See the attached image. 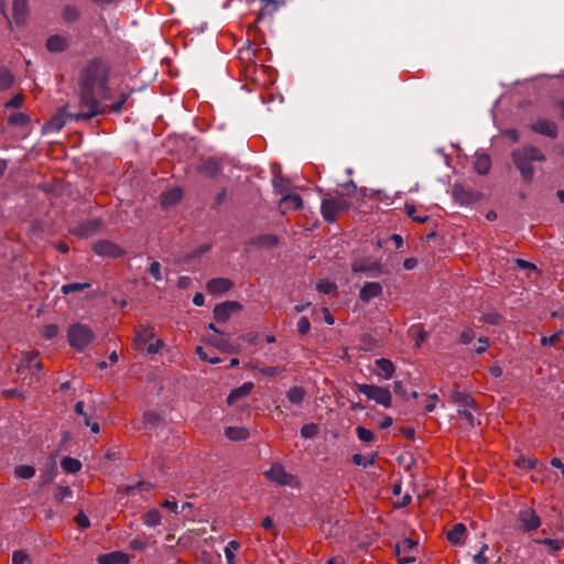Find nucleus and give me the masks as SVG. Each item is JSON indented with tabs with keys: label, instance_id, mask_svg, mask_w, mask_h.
Listing matches in <instances>:
<instances>
[{
	"label": "nucleus",
	"instance_id": "f257e3e1",
	"mask_svg": "<svg viewBox=\"0 0 564 564\" xmlns=\"http://www.w3.org/2000/svg\"><path fill=\"white\" fill-rule=\"evenodd\" d=\"M110 65L101 57H94L82 68L78 79V111L69 116L76 121L89 120L98 115L106 113L97 99L99 94L102 99L109 98Z\"/></svg>",
	"mask_w": 564,
	"mask_h": 564
},
{
	"label": "nucleus",
	"instance_id": "f03ea898",
	"mask_svg": "<svg viewBox=\"0 0 564 564\" xmlns=\"http://www.w3.org/2000/svg\"><path fill=\"white\" fill-rule=\"evenodd\" d=\"M511 156L516 167L520 171L523 181L527 183H530L534 175V169L530 162L545 161V155L533 145H524L520 149H516L512 151Z\"/></svg>",
	"mask_w": 564,
	"mask_h": 564
},
{
	"label": "nucleus",
	"instance_id": "7ed1b4c3",
	"mask_svg": "<svg viewBox=\"0 0 564 564\" xmlns=\"http://www.w3.org/2000/svg\"><path fill=\"white\" fill-rule=\"evenodd\" d=\"M350 208V203L341 193L322 199L321 213L325 221L335 223L338 216Z\"/></svg>",
	"mask_w": 564,
	"mask_h": 564
},
{
	"label": "nucleus",
	"instance_id": "20e7f679",
	"mask_svg": "<svg viewBox=\"0 0 564 564\" xmlns=\"http://www.w3.org/2000/svg\"><path fill=\"white\" fill-rule=\"evenodd\" d=\"M68 344L78 351H83L95 338L93 329L82 323L72 324L67 330Z\"/></svg>",
	"mask_w": 564,
	"mask_h": 564
},
{
	"label": "nucleus",
	"instance_id": "39448f33",
	"mask_svg": "<svg viewBox=\"0 0 564 564\" xmlns=\"http://www.w3.org/2000/svg\"><path fill=\"white\" fill-rule=\"evenodd\" d=\"M356 389L358 392L365 394L368 400H372L386 409L392 406V394L388 387L357 383Z\"/></svg>",
	"mask_w": 564,
	"mask_h": 564
},
{
	"label": "nucleus",
	"instance_id": "423d86ee",
	"mask_svg": "<svg viewBox=\"0 0 564 564\" xmlns=\"http://www.w3.org/2000/svg\"><path fill=\"white\" fill-rule=\"evenodd\" d=\"M42 370V364L37 360L36 355L26 354L23 357L22 364L18 367L17 372L23 384L31 386L33 382L39 381V372Z\"/></svg>",
	"mask_w": 564,
	"mask_h": 564
},
{
	"label": "nucleus",
	"instance_id": "0eeeda50",
	"mask_svg": "<svg viewBox=\"0 0 564 564\" xmlns=\"http://www.w3.org/2000/svg\"><path fill=\"white\" fill-rule=\"evenodd\" d=\"M134 345L138 349H143L147 346L148 354L153 355L161 350L164 346V341L160 338H155L153 327L147 326L135 333Z\"/></svg>",
	"mask_w": 564,
	"mask_h": 564
},
{
	"label": "nucleus",
	"instance_id": "6e6552de",
	"mask_svg": "<svg viewBox=\"0 0 564 564\" xmlns=\"http://www.w3.org/2000/svg\"><path fill=\"white\" fill-rule=\"evenodd\" d=\"M265 478L279 486H286L292 488L300 487V480L296 476L285 471L280 463H273L268 470L263 473Z\"/></svg>",
	"mask_w": 564,
	"mask_h": 564
},
{
	"label": "nucleus",
	"instance_id": "1a4fd4ad",
	"mask_svg": "<svg viewBox=\"0 0 564 564\" xmlns=\"http://www.w3.org/2000/svg\"><path fill=\"white\" fill-rule=\"evenodd\" d=\"M452 196L459 205H470L480 200L482 197L480 192L467 188L459 183L453 185Z\"/></svg>",
	"mask_w": 564,
	"mask_h": 564
},
{
	"label": "nucleus",
	"instance_id": "9d476101",
	"mask_svg": "<svg viewBox=\"0 0 564 564\" xmlns=\"http://www.w3.org/2000/svg\"><path fill=\"white\" fill-rule=\"evenodd\" d=\"M417 547V542L405 538L397 543L395 545V555L401 564H409L415 561V551Z\"/></svg>",
	"mask_w": 564,
	"mask_h": 564
},
{
	"label": "nucleus",
	"instance_id": "9b49d317",
	"mask_svg": "<svg viewBox=\"0 0 564 564\" xmlns=\"http://www.w3.org/2000/svg\"><path fill=\"white\" fill-rule=\"evenodd\" d=\"M93 251L100 257L120 258L126 251L117 243L109 240H99L93 245Z\"/></svg>",
	"mask_w": 564,
	"mask_h": 564
},
{
	"label": "nucleus",
	"instance_id": "f8f14e48",
	"mask_svg": "<svg viewBox=\"0 0 564 564\" xmlns=\"http://www.w3.org/2000/svg\"><path fill=\"white\" fill-rule=\"evenodd\" d=\"M355 273H366L370 276H378L382 273L381 264L371 259H357L351 263Z\"/></svg>",
	"mask_w": 564,
	"mask_h": 564
},
{
	"label": "nucleus",
	"instance_id": "ddd939ff",
	"mask_svg": "<svg viewBox=\"0 0 564 564\" xmlns=\"http://www.w3.org/2000/svg\"><path fill=\"white\" fill-rule=\"evenodd\" d=\"M242 308L241 304L236 301H226L217 304L214 307V318L219 323H225L230 318L234 312H239Z\"/></svg>",
	"mask_w": 564,
	"mask_h": 564
},
{
	"label": "nucleus",
	"instance_id": "4468645a",
	"mask_svg": "<svg viewBox=\"0 0 564 564\" xmlns=\"http://www.w3.org/2000/svg\"><path fill=\"white\" fill-rule=\"evenodd\" d=\"M197 172L207 177L216 178L223 170L221 163L214 156L200 160L196 167Z\"/></svg>",
	"mask_w": 564,
	"mask_h": 564
},
{
	"label": "nucleus",
	"instance_id": "2eb2a0df",
	"mask_svg": "<svg viewBox=\"0 0 564 564\" xmlns=\"http://www.w3.org/2000/svg\"><path fill=\"white\" fill-rule=\"evenodd\" d=\"M518 521L523 531H532L540 527L541 520L532 509H523L519 512Z\"/></svg>",
	"mask_w": 564,
	"mask_h": 564
},
{
	"label": "nucleus",
	"instance_id": "dca6fc26",
	"mask_svg": "<svg viewBox=\"0 0 564 564\" xmlns=\"http://www.w3.org/2000/svg\"><path fill=\"white\" fill-rule=\"evenodd\" d=\"M70 113H74L73 111H69L68 110V105L64 106L58 113H56L55 116H53L45 124V129L47 131H52V132H57L59 131L61 129L64 128V126L66 124V119L68 118L69 120H75L74 118H72L69 115Z\"/></svg>",
	"mask_w": 564,
	"mask_h": 564
},
{
	"label": "nucleus",
	"instance_id": "f3484780",
	"mask_svg": "<svg viewBox=\"0 0 564 564\" xmlns=\"http://www.w3.org/2000/svg\"><path fill=\"white\" fill-rule=\"evenodd\" d=\"M530 129L534 131L535 133L546 135L550 138H556L557 137V126L555 122L547 120V119H538L535 120L531 126Z\"/></svg>",
	"mask_w": 564,
	"mask_h": 564
},
{
	"label": "nucleus",
	"instance_id": "a211bd4d",
	"mask_svg": "<svg viewBox=\"0 0 564 564\" xmlns=\"http://www.w3.org/2000/svg\"><path fill=\"white\" fill-rule=\"evenodd\" d=\"M234 286L231 280L227 278H214L206 284L209 294H221L228 292Z\"/></svg>",
	"mask_w": 564,
	"mask_h": 564
},
{
	"label": "nucleus",
	"instance_id": "6ab92c4d",
	"mask_svg": "<svg viewBox=\"0 0 564 564\" xmlns=\"http://www.w3.org/2000/svg\"><path fill=\"white\" fill-rule=\"evenodd\" d=\"M12 17L17 25H23L29 15L28 0H13Z\"/></svg>",
	"mask_w": 564,
	"mask_h": 564
},
{
	"label": "nucleus",
	"instance_id": "aec40b11",
	"mask_svg": "<svg viewBox=\"0 0 564 564\" xmlns=\"http://www.w3.org/2000/svg\"><path fill=\"white\" fill-rule=\"evenodd\" d=\"M382 294V286L378 282H367L359 291V299L368 303L373 297H378Z\"/></svg>",
	"mask_w": 564,
	"mask_h": 564
},
{
	"label": "nucleus",
	"instance_id": "412c9836",
	"mask_svg": "<svg viewBox=\"0 0 564 564\" xmlns=\"http://www.w3.org/2000/svg\"><path fill=\"white\" fill-rule=\"evenodd\" d=\"M280 208L282 209L281 213L285 214V209L289 208L293 210H299L303 207V199L299 194H285L281 197L280 200Z\"/></svg>",
	"mask_w": 564,
	"mask_h": 564
},
{
	"label": "nucleus",
	"instance_id": "4be33fe9",
	"mask_svg": "<svg viewBox=\"0 0 564 564\" xmlns=\"http://www.w3.org/2000/svg\"><path fill=\"white\" fill-rule=\"evenodd\" d=\"M98 564H127L129 562L128 554L123 552H110L106 554H100L97 557Z\"/></svg>",
	"mask_w": 564,
	"mask_h": 564
},
{
	"label": "nucleus",
	"instance_id": "5701e85b",
	"mask_svg": "<svg viewBox=\"0 0 564 564\" xmlns=\"http://www.w3.org/2000/svg\"><path fill=\"white\" fill-rule=\"evenodd\" d=\"M223 335L210 336L207 341L219 350L228 354H238L239 347L221 337Z\"/></svg>",
	"mask_w": 564,
	"mask_h": 564
},
{
	"label": "nucleus",
	"instance_id": "b1692460",
	"mask_svg": "<svg viewBox=\"0 0 564 564\" xmlns=\"http://www.w3.org/2000/svg\"><path fill=\"white\" fill-rule=\"evenodd\" d=\"M262 7L257 15V21L262 20L267 15L274 13L280 7L284 4V0H260Z\"/></svg>",
	"mask_w": 564,
	"mask_h": 564
},
{
	"label": "nucleus",
	"instance_id": "393cba45",
	"mask_svg": "<svg viewBox=\"0 0 564 564\" xmlns=\"http://www.w3.org/2000/svg\"><path fill=\"white\" fill-rule=\"evenodd\" d=\"M253 389L252 382H245L238 388H235L227 397V403L234 404L236 401L249 395Z\"/></svg>",
	"mask_w": 564,
	"mask_h": 564
},
{
	"label": "nucleus",
	"instance_id": "a878e982",
	"mask_svg": "<svg viewBox=\"0 0 564 564\" xmlns=\"http://www.w3.org/2000/svg\"><path fill=\"white\" fill-rule=\"evenodd\" d=\"M466 527L464 523H456L446 534L447 540L455 545L464 542L466 535Z\"/></svg>",
	"mask_w": 564,
	"mask_h": 564
},
{
	"label": "nucleus",
	"instance_id": "bb28decb",
	"mask_svg": "<svg viewBox=\"0 0 564 564\" xmlns=\"http://www.w3.org/2000/svg\"><path fill=\"white\" fill-rule=\"evenodd\" d=\"M451 400L459 406V409L475 408V401L470 394L458 390H453Z\"/></svg>",
	"mask_w": 564,
	"mask_h": 564
},
{
	"label": "nucleus",
	"instance_id": "cd10ccee",
	"mask_svg": "<svg viewBox=\"0 0 564 564\" xmlns=\"http://www.w3.org/2000/svg\"><path fill=\"white\" fill-rule=\"evenodd\" d=\"M183 197V192L180 187L169 189L161 194V205L164 207L177 204Z\"/></svg>",
	"mask_w": 564,
	"mask_h": 564
},
{
	"label": "nucleus",
	"instance_id": "c85d7f7f",
	"mask_svg": "<svg viewBox=\"0 0 564 564\" xmlns=\"http://www.w3.org/2000/svg\"><path fill=\"white\" fill-rule=\"evenodd\" d=\"M250 243L257 248H272L279 243V238L273 234L260 235L252 238Z\"/></svg>",
	"mask_w": 564,
	"mask_h": 564
},
{
	"label": "nucleus",
	"instance_id": "c756f323",
	"mask_svg": "<svg viewBox=\"0 0 564 564\" xmlns=\"http://www.w3.org/2000/svg\"><path fill=\"white\" fill-rule=\"evenodd\" d=\"M376 367L379 369L378 376L382 377L383 379L388 380L390 379L394 371L395 367L393 362L390 359L387 358H380L375 361Z\"/></svg>",
	"mask_w": 564,
	"mask_h": 564
},
{
	"label": "nucleus",
	"instance_id": "7c9ffc66",
	"mask_svg": "<svg viewBox=\"0 0 564 564\" xmlns=\"http://www.w3.org/2000/svg\"><path fill=\"white\" fill-rule=\"evenodd\" d=\"M491 167V160L486 153H477L474 162V169L479 175H486Z\"/></svg>",
	"mask_w": 564,
	"mask_h": 564
},
{
	"label": "nucleus",
	"instance_id": "2f4dec72",
	"mask_svg": "<svg viewBox=\"0 0 564 564\" xmlns=\"http://www.w3.org/2000/svg\"><path fill=\"white\" fill-rule=\"evenodd\" d=\"M45 45L50 52L58 53V52H63L67 48V41L65 37H63L61 35H51L46 40Z\"/></svg>",
	"mask_w": 564,
	"mask_h": 564
},
{
	"label": "nucleus",
	"instance_id": "473e14b6",
	"mask_svg": "<svg viewBox=\"0 0 564 564\" xmlns=\"http://www.w3.org/2000/svg\"><path fill=\"white\" fill-rule=\"evenodd\" d=\"M101 225V221L99 219H89L85 223H83L76 230L77 235L89 237L97 232Z\"/></svg>",
	"mask_w": 564,
	"mask_h": 564
},
{
	"label": "nucleus",
	"instance_id": "72a5a7b5",
	"mask_svg": "<svg viewBox=\"0 0 564 564\" xmlns=\"http://www.w3.org/2000/svg\"><path fill=\"white\" fill-rule=\"evenodd\" d=\"M62 19L67 23H73L79 20L80 12L76 6L65 4L61 10Z\"/></svg>",
	"mask_w": 564,
	"mask_h": 564
},
{
	"label": "nucleus",
	"instance_id": "f704fd0d",
	"mask_svg": "<svg viewBox=\"0 0 564 564\" xmlns=\"http://www.w3.org/2000/svg\"><path fill=\"white\" fill-rule=\"evenodd\" d=\"M306 395V391L303 387L300 386H293L290 388L286 392L288 400L296 405L302 404Z\"/></svg>",
	"mask_w": 564,
	"mask_h": 564
},
{
	"label": "nucleus",
	"instance_id": "c9c22d12",
	"mask_svg": "<svg viewBox=\"0 0 564 564\" xmlns=\"http://www.w3.org/2000/svg\"><path fill=\"white\" fill-rule=\"evenodd\" d=\"M225 435L231 441H245L249 437V431L246 427L229 426L225 430Z\"/></svg>",
	"mask_w": 564,
	"mask_h": 564
},
{
	"label": "nucleus",
	"instance_id": "e433bc0d",
	"mask_svg": "<svg viewBox=\"0 0 564 564\" xmlns=\"http://www.w3.org/2000/svg\"><path fill=\"white\" fill-rule=\"evenodd\" d=\"M161 520H162L161 512L155 508L150 509L142 516L143 524L151 527V528L159 525L161 523Z\"/></svg>",
	"mask_w": 564,
	"mask_h": 564
},
{
	"label": "nucleus",
	"instance_id": "4c0bfd02",
	"mask_svg": "<svg viewBox=\"0 0 564 564\" xmlns=\"http://www.w3.org/2000/svg\"><path fill=\"white\" fill-rule=\"evenodd\" d=\"M61 466L64 471L69 473V474H75L80 470L82 463L76 458L66 456L62 459Z\"/></svg>",
	"mask_w": 564,
	"mask_h": 564
},
{
	"label": "nucleus",
	"instance_id": "58836bf2",
	"mask_svg": "<svg viewBox=\"0 0 564 564\" xmlns=\"http://www.w3.org/2000/svg\"><path fill=\"white\" fill-rule=\"evenodd\" d=\"M130 96H131V91H124V93L120 94V97H119V99L116 102H113L110 106H105L106 107V113H108V112H113V113L121 112L124 104L130 98Z\"/></svg>",
	"mask_w": 564,
	"mask_h": 564
},
{
	"label": "nucleus",
	"instance_id": "ea45409f",
	"mask_svg": "<svg viewBox=\"0 0 564 564\" xmlns=\"http://www.w3.org/2000/svg\"><path fill=\"white\" fill-rule=\"evenodd\" d=\"M14 83L12 73L7 68H0V90L9 89Z\"/></svg>",
	"mask_w": 564,
	"mask_h": 564
},
{
	"label": "nucleus",
	"instance_id": "a19ab883",
	"mask_svg": "<svg viewBox=\"0 0 564 564\" xmlns=\"http://www.w3.org/2000/svg\"><path fill=\"white\" fill-rule=\"evenodd\" d=\"M35 468L29 465H20L14 469V476L21 479H30L34 476Z\"/></svg>",
	"mask_w": 564,
	"mask_h": 564
},
{
	"label": "nucleus",
	"instance_id": "79ce46f5",
	"mask_svg": "<svg viewBox=\"0 0 564 564\" xmlns=\"http://www.w3.org/2000/svg\"><path fill=\"white\" fill-rule=\"evenodd\" d=\"M90 286H91L90 283H79V282L68 283V284L62 285L61 292L63 294L67 295V294L72 293V292L84 291L86 289H89Z\"/></svg>",
	"mask_w": 564,
	"mask_h": 564
},
{
	"label": "nucleus",
	"instance_id": "37998d69",
	"mask_svg": "<svg viewBox=\"0 0 564 564\" xmlns=\"http://www.w3.org/2000/svg\"><path fill=\"white\" fill-rule=\"evenodd\" d=\"M273 187L276 193L281 194L282 196L288 194L289 191V181L280 175L274 176L272 180Z\"/></svg>",
	"mask_w": 564,
	"mask_h": 564
},
{
	"label": "nucleus",
	"instance_id": "c03bdc74",
	"mask_svg": "<svg viewBox=\"0 0 564 564\" xmlns=\"http://www.w3.org/2000/svg\"><path fill=\"white\" fill-rule=\"evenodd\" d=\"M404 209L406 215L419 224H424L430 219L427 215L417 216L416 208L413 204H405Z\"/></svg>",
	"mask_w": 564,
	"mask_h": 564
},
{
	"label": "nucleus",
	"instance_id": "a18cd8bd",
	"mask_svg": "<svg viewBox=\"0 0 564 564\" xmlns=\"http://www.w3.org/2000/svg\"><path fill=\"white\" fill-rule=\"evenodd\" d=\"M129 546L132 551H144L149 546V539L145 535L138 536L130 541Z\"/></svg>",
	"mask_w": 564,
	"mask_h": 564
},
{
	"label": "nucleus",
	"instance_id": "49530a36",
	"mask_svg": "<svg viewBox=\"0 0 564 564\" xmlns=\"http://www.w3.org/2000/svg\"><path fill=\"white\" fill-rule=\"evenodd\" d=\"M470 409L471 408L458 409V415L466 421L469 427H474L477 424V420ZM473 409L475 410L476 406Z\"/></svg>",
	"mask_w": 564,
	"mask_h": 564
},
{
	"label": "nucleus",
	"instance_id": "de8ad7c7",
	"mask_svg": "<svg viewBox=\"0 0 564 564\" xmlns=\"http://www.w3.org/2000/svg\"><path fill=\"white\" fill-rule=\"evenodd\" d=\"M73 491L68 486H58L54 492V499L62 502L65 499L72 498Z\"/></svg>",
	"mask_w": 564,
	"mask_h": 564
},
{
	"label": "nucleus",
	"instance_id": "09e8293b",
	"mask_svg": "<svg viewBox=\"0 0 564 564\" xmlns=\"http://www.w3.org/2000/svg\"><path fill=\"white\" fill-rule=\"evenodd\" d=\"M29 120L30 118L23 112L11 113L8 118L9 123L20 127L28 124Z\"/></svg>",
	"mask_w": 564,
	"mask_h": 564
},
{
	"label": "nucleus",
	"instance_id": "8fccbe9b",
	"mask_svg": "<svg viewBox=\"0 0 564 564\" xmlns=\"http://www.w3.org/2000/svg\"><path fill=\"white\" fill-rule=\"evenodd\" d=\"M356 434L361 442L369 443L376 440V435L372 431L360 425L356 427Z\"/></svg>",
	"mask_w": 564,
	"mask_h": 564
},
{
	"label": "nucleus",
	"instance_id": "3c124183",
	"mask_svg": "<svg viewBox=\"0 0 564 564\" xmlns=\"http://www.w3.org/2000/svg\"><path fill=\"white\" fill-rule=\"evenodd\" d=\"M336 289V284L329 280H321L316 285V290L323 294H329Z\"/></svg>",
	"mask_w": 564,
	"mask_h": 564
},
{
	"label": "nucleus",
	"instance_id": "603ef678",
	"mask_svg": "<svg viewBox=\"0 0 564 564\" xmlns=\"http://www.w3.org/2000/svg\"><path fill=\"white\" fill-rule=\"evenodd\" d=\"M536 465H538V459L534 457H520L517 460V466L519 468L527 469V470L535 468Z\"/></svg>",
	"mask_w": 564,
	"mask_h": 564
},
{
	"label": "nucleus",
	"instance_id": "864d4df0",
	"mask_svg": "<svg viewBox=\"0 0 564 564\" xmlns=\"http://www.w3.org/2000/svg\"><path fill=\"white\" fill-rule=\"evenodd\" d=\"M153 486L152 484L150 482H145V481H139L135 486H126L123 489H122V492L127 496H130L134 492L135 489H139V490H150L152 489Z\"/></svg>",
	"mask_w": 564,
	"mask_h": 564
},
{
	"label": "nucleus",
	"instance_id": "5fc2aeb1",
	"mask_svg": "<svg viewBox=\"0 0 564 564\" xmlns=\"http://www.w3.org/2000/svg\"><path fill=\"white\" fill-rule=\"evenodd\" d=\"M258 371L260 373H262L263 376L272 377L273 378V377H276L280 373H282L284 371V368L283 367H279V366H275V367L264 366V367L258 368Z\"/></svg>",
	"mask_w": 564,
	"mask_h": 564
},
{
	"label": "nucleus",
	"instance_id": "6e6d98bb",
	"mask_svg": "<svg viewBox=\"0 0 564 564\" xmlns=\"http://www.w3.org/2000/svg\"><path fill=\"white\" fill-rule=\"evenodd\" d=\"M240 547V544L239 542L232 540L230 541L227 546L225 547V555H226V558H227V562L229 564H232L234 561H235V554H234V551L238 550Z\"/></svg>",
	"mask_w": 564,
	"mask_h": 564
},
{
	"label": "nucleus",
	"instance_id": "4d7b16f0",
	"mask_svg": "<svg viewBox=\"0 0 564 564\" xmlns=\"http://www.w3.org/2000/svg\"><path fill=\"white\" fill-rule=\"evenodd\" d=\"M351 460L355 465L366 468L375 464V456L367 459L361 454H354Z\"/></svg>",
	"mask_w": 564,
	"mask_h": 564
},
{
	"label": "nucleus",
	"instance_id": "13d9d810",
	"mask_svg": "<svg viewBox=\"0 0 564 564\" xmlns=\"http://www.w3.org/2000/svg\"><path fill=\"white\" fill-rule=\"evenodd\" d=\"M195 352L199 357V359L207 361L212 365L218 364L221 360L219 357H209V354H206L202 346H197Z\"/></svg>",
	"mask_w": 564,
	"mask_h": 564
},
{
	"label": "nucleus",
	"instance_id": "bf43d9fd",
	"mask_svg": "<svg viewBox=\"0 0 564 564\" xmlns=\"http://www.w3.org/2000/svg\"><path fill=\"white\" fill-rule=\"evenodd\" d=\"M481 321L490 325H498L502 321V316L496 312H490L484 314Z\"/></svg>",
	"mask_w": 564,
	"mask_h": 564
},
{
	"label": "nucleus",
	"instance_id": "052dcab7",
	"mask_svg": "<svg viewBox=\"0 0 564 564\" xmlns=\"http://www.w3.org/2000/svg\"><path fill=\"white\" fill-rule=\"evenodd\" d=\"M393 391L402 400L406 401L409 399L406 388L401 380H395L393 382Z\"/></svg>",
	"mask_w": 564,
	"mask_h": 564
},
{
	"label": "nucleus",
	"instance_id": "680f3d73",
	"mask_svg": "<svg viewBox=\"0 0 564 564\" xmlns=\"http://www.w3.org/2000/svg\"><path fill=\"white\" fill-rule=\"evenodd\" d=\"M149 273L155 281H162L161 264L158 261H153L149 267Z\"/></svg>",
	"mask_w": 564,
	"mask_h": 564
},
{
	"label": "nucleus",
	"instance_id": "e2e57ef3",
	"mask_svg": "<svg viewBox=\"0 0 564 564\" xmlns=\"http://www.w3.org/2000/svg\"><path fill=\"white\" fill-rule=\"evenodd\" d=\"M57 334L58 327L55 324L45 325L42 329V335L47 339L54 338Z\"/></svg>",
	"mask_w": 564,
	"mask_h": 564
},
{
	"label": "nucleus",
	"instance_id": "0e129e2a",
	"mask_svg": "<svg viewBox=\"0 0 564 564\" xmlns=\"http://www.w3.org/2000/svg\"><path fill=\"white\" fill-rule=\"evenodd\" d=\"M311 329V323L306 316H302L297 322V332L301 335H306Z\"/></svg>",
	"mask_w": 564,
	"mask_h": 564
},
{
	"label": "nucleus",
	"instance_id": "69168bd1",
	"mask_svg": "<svg viewBox=\"0 0 564 564\" xmlns=\"http://www.w3.org/2000/svg\"><path fill=\"white\" fill-rule=\"evenodd\" d=\"M475 338V333L471 328H465L462 333H460V336H459V341L462 344H469L474 340Z\"/></svg>",
	"mask_w": 564,
	"mask_h": 564
},
{
	"label": "nucleus",
	"instance_id": "338daca9",
	"mask_svg": "<svg viewBox=\"0 0 564 564\" xmlns=\"http://www.w3.org/2000/svg\"><path fill=\"white\" fill-rule=\"evenodd\" d=\"M488 549L487 544H484L480 549V551L474 555V563L475 564H487L488 558L485 556V551Z\"/></svg>",
	"mask_w": 564,
	"mask_h": 564
},
{
	"label": "nucleus",
	"instance_id": "774afa93",
	"mask_svg": "<svg viewBox=\"0 0 564 564\" xmlns=\"http://www.w3.org/2000/svg\"><path fill=\"white\" fill-rule=\"evenodd\" d=\"M28 560V554L23 551H14L12 554V564H24Z\"/></svg>",
	"mask_w": 564,
	"mask_h": 564
}]
</instances>
